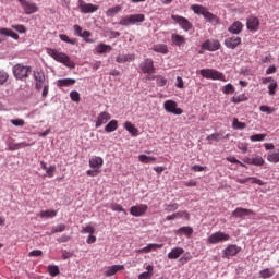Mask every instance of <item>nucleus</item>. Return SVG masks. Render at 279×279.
Listing matches in <instances>:
<instances>
[{
  "label": "nucleus",
  "mask_w": 279,
  "mask_h": 279,
  "mask_svg": "<svg viewBox=\"0 0 279 279\" xmlns=\"http://www.w3.org/2000/svg\"><path fill=\"white\" fill-rule=\"evenodd\" d=\"M47 53L56 60V62H60V64H64V66H68V69H75V62L71 60V57H69L64 52H60L53 48H47Z\"/></svg>",
  "instance_id": "1"
},
{
  "label": "nucleus",
  "mask_w": 279,
  "mask_h": 279,
  "mask_svg": "<svg viewBox=\"0 0 279 279\" xmlns=\"http://www.w3.org/2000/svg\"><path fill=\"white\" fill-rule=\"evenodd\" d=\"M191 10H193L194 14H198V16H204L206 21L209 23H219V17L208 11V8L199 4H194L191 7Z\"/></svg>",
  "instance_id": "2"
},
{
  "label": "nucleus",
  "mask_w": 279,
  "mask_h": 279,
  "mask_svg": "<svg viewBox=\"0 0 279 279\" xmlns=\"http://www.w3.org/2000/svg\"><path fill=\"white\" fill-rule=\"evenodd\" d=\"M230 239V234L223 231H217L207 238L209 245H217L219 243H226Z\"/></svg>",
  "instance_id": "3"
},
{
  "label": "nucleus",
  "mask_w": 279,
  "mask_h": 279,
  "mask_svg": "<svg viewBox=\"0 0 279 279\" xmlns=\"http://www.w3.org/2000/svg\"><path fill=\"white\" fill-rule=\"evenodd\" d=\"M145 14H132L120 20L119 25L128 27V25H136V23H144Z\"/></svg>",
  "instance_id": "4"
},
{
  "label": "nucleus",
  "mask_w": 279,
  "mask_h": 279,
  "mask_svg": "<svg viewBox=\"0 0 279 279\" xmlns=\"http://www.w3.org/2000/svg\"><path fill=\"white\" fill-rule=\"evenodd\" d=\"M202 77H205L206 80H219L220 82H226V76L223 73L213 70V69H203L201 70Z\"/></svg>",
  "instance_id": "5"
},
{
  "label": "nucleus",
  "mask_w": 279,
  "mask_h": 279,
  "mask_svg": "<svg viewBox=\"0 0 279 279\" xmlns=\"http://www.w3.org/2000/svg\"><path fill=\"white\" fill-rule=\"evenodd\" d=\"M172 21L174 23H178L181 28H183L184 32H190V29H193V23L189 21V19L180 15H171Z\"/></svg>",
  "instance_id": "6"
},
{
  "label": "nucleus",
  "mask_w": 279,
  "mask_h": 279,
  "mask_svg": "<svg viewBox=\"0 0 279 279\" xmlns=\"http://www.w3.org/2000/svg\"><path fill=\"white\" fill-rule=\"evenodd\" d=\"M29 71H32L31 68L25 66L21 63H17L13 66V75L16 77V80H23L27 77V73H29Z\"/></svg>",
  "instance_id": "7"
},
{
  "label": "nucleus",
  "mask_w": 279,
  "mask_h": 279,
  "mask_svg": "<svg viewBox=\"0 0 279 279\" xmlns=\"http://www.w3.org/2000/svg\"><path fill=\"white\" fill-rule=\"evenodd\" d=\"M201 49L205 51H219L221 49V43L219 39H207L202 44Z\"/></svg>",
  "instance_id": "8"
},
{
  "label": "nucleus",
  "mask_w": 279,
  "mask_h": 279,
  "mask_svg": "<svg viewBox=\"0 0 279 279\" xmlns=\"http://www.w3.org/2000/svg\"><path fill=\"white\" fill-rule=\"evenodd\" d=\"M163 108L166 112H170L171 114L180 116L184 112L182 108H178V102H175V100H166L163 102Z\"/></svg>",
  "instance_id": "9"
},
{
  "label": "nucleus",
  "mask_w": 279,
  "mask_h": 279,
  "mask_svg": "<svg viewBox=\"0 0 279 279\" xmlns=\"http://www.w3.org/2000/svg\"><path fill=\"white\" fill-rule=\"evenodd\" d=\"M241 252V247L238 246L236 244H230L228 245L223 251H222V258H232L236 256Z\"/></svg>",
  "instance_id": "10"
},
{
  "label": "nucleus",
  "mask_w": 279,
  "mask_h": 279,
  "mask_svg": "<svg viewBox=\"0 0 279 279\" xmlns=\"http://www.w3.org/2000/svg\"><path fill=\"white\" fill-rule=\"evenodd\" d=\"M140 69L142 72L146 73L147 75H151L156 73V68L154 66V60L153 59H145L141 64Z\"/></svg>",
  "instance_id": "11"
},
{
  "label": "nucleus",
  "mask_w": 279,
  "mask_h": 279,
  "mask_svg": "<svg viewBox=\"0 0 279 279\" xmlns=\"http://www.w3.org/2000/svg\"><path fill=\"white\" fill-rule=\"evenodd\" d=\"M78 8L83 14H93V12H97V10H99V5L86 3L83 0H78Z\"/></svg>",
  "instance_id": "12"
},
{
  "label": "nucleus",
  "mask_w": 279,
  "mask_h": 279,
  "mask_svg": "<svg viewBox=\"0 0 279 279\" xmlns=\"http://www.w3.org/2000/svg\"><path fill=\"white\" fill-rule=\"evenodd\" d=\"M242 43L241 37L239 36H231L225 39L223 45L227 49H236Z\"/></svg>",
  "instance_id": "13"
},
{
  "label": "nucleus",
  "mask_w": 279,
  "mask_h": 279,
  "mask_svg": "<svg viewBox=\"0 0 279 279\" xmlns=\"http://www.w3.org/2000/svg\"><path fill=\"white\" fill-rule=\"evenodd\" d=\"M34 80H35V88L36 90H41L45 84L46 78H45V72L38 71L34 73Z\"/></svg>",
  "instance_id": "14"
},
{
  "label": "nucleus",
  "mask_w": 279,
  "mask_h": 279,
  "mask_svg": "<svg viewBox=\"0 0 279 279\" xmlns=\"http://www.w3.org/2000/svg\"><path fill=\"white\" fill-rule=\"evenodd\" d=\"M148 208L149 207L146 204H141V205L132 206L130 208V213L133 217H143V215L147 213Z\"/></svg>",
  "instance_id": "15"
},
{
  "label": "nucleus",
  "mask_w": 279,
  "mask_h": 279,
  "mask_svg": "<svg viewBox=\"0 0 279 279\" xmlns=\"http://www.w3.org/2000/svg\"><path fill=\"white\" fill-rule=\"evenodd\" d=\"M110 119H112V116L110 113H108L107 111L100 112L96 118L95 128H101V125H105V123L109 122Z\"/></svg>",
  "instance_id": "16"
},
{
  "label": "nucleus",
  "mask_w": 279,
  "mask_h": 279,
  "mask_svg": "<svg viewBox=\"0 0 279 279\" xmlns=\"http://www.w3.org/2000/svg\"><path fill=\"white\" fill-rule=\"evenodd\" d=\"M243 162L245 165H254L255 167H263L265 165V159L260 156H254V157H244Z\"/></svg>",
  "instance_id": "17"
},
{
  "label": "nucleus",
  "mask_w": 279,
  "mask_h": 279,
  "mask_svg": "<svg viewBox=\"0 0 279 279\" xmlns=\"http://www.w3.org/2000/svg\"><path fill=\"white\" fill-rule=\"evenodd\" d=\"M260 25V21L256 16H251L246 21V27L250 32H258V27Z\"/></svg>",
  "instance_id": "18"
},
{
  "label": "nucleus",
  "mask_w": 279,
  "mask_h": 279,
  "mask_svg": "<svg viewBox=\"0 0 279 279\" xmlns=\"http://www.w3.org/2000/svg\"><path fill=\"white\" fill-rule=\"evenodd\" d=\"M163 244L150 243L146 247L137 250V254H149V252H156L157 250H162Z\"/></svg>",
  "instance_id": "19"
},
{
  "label": "nucleus",
  "mask_w": 279,
  "mask_h": 279,
  "mask_svg": "<svg viewBox=\"0 0 279 279\" xmlns=\"http://www.w3.org/2000/svg\"><path fill=\"white\" fill-rule=\"evenodd\" d=\"M90 169H96V171H101L104 167V158L101 157H93L89 159Z\"/></svg>",
  "instance_id": "20"
},
{
  "label": "nucleus",
  "mask_w": 279,
  "mask_h": 279,
  "mask_svg": "<svg viewBox=\"0 0 279 279\" xmlns=\"http://www.w3.org/2000/svg\"><path fill=\"white\" fill-rule=\"evenodd\" d=\"M134 60H136V54L134 53L119 54L116 58V62H118V64H125V62H134Z\"/></svg>",
  "instance_id": "21"
},
{
  "label": "nucleus",
  "mask_w": 279,
  "mask_h": 279,
  "mask_svg": "<svg viewBox=\"0 0 279 279\" xmlns=\"http://www.w3.org/2000/svg\"><path fill=\"white\" fill-rule=\"evenodd\" d=\"M248 215H254V210L242 208V207H238V208H235V210L232 211V216L233 217L241 218V217H246Z\"/></svg>",
  "instance_id": "22"
},
{
  "label": "nucleus",
  "mask_w": 279,
  "mask_h": 279,
  "mask_svg": "<svg viewBox=\"0 0 279 279\" xmlns=\"http://www.w3.org/2000/svg\"><path fill=\"white\" fill-rule=\"evenodd\" d=\"M123 269H125V266L123 265H113L107 268V270L105 271V276L107 278H110L111 276H114V274H117L118 271H123Z\"/></svg>",
  "instance_id": "23"
},
{
  "label": "nucleus",
  "mask_w": 279,
  "mask_h": 279,
  "mask_svg": "<svg viewBox=\"0 0 279 279\" xmlns=\"http://www.w3.org/2000/svg\"><path fill=\"white\" fill-rule=\"evenodd\" d=\"M228 32H230V34H241L243 32V23L236 21L233 22L229 27H228Z\"/></svg>",
  "instance_id": "24"
},
{
  "label": "nucleus",
  "mask_w": 279,
  "mask_h": 279,
  "mask_svg": "<svg viewBox=\"0 0 279 279\" xmlns=\"http://www.w3.org/2000/svg\"><path fill=\"white\" fill-rule=\"evenodd\" d=\"M171 40L177 47H182V45H186V38L182 35L172 34Z\"/></svg>",
  "instance_id": "25"
},
{
  "label": "nucleus",
  "mask_w": 279,
  "mask_h": 279,
  "mask_svg": "<svg viewBox=\"0 0 279 279\" xmlns=\"http://www.w3.org/2000/svg\"><path fill=\"white\" fill-rule=\"evenodd\" d=\"M184 254V248L182 247H174L171 250V252L168 254V258L170 260H177L179 256H182Z\"/></svg>",
  "instance_id": "26"
},
{
  "label": "nucleus",
  "mask_w": 279,
  "mask_h": 279,
  "mask_svg": "<svg viewBox=\"0 0 279 279\" xmlns=\"http://www.w3.org/2000/svg\"><path fill=\"white\" fill-rule=\"evenodd\" d=\"M58 211L54 209H47V210H41L39 213V217L41 219H53V217H57Z\"/></svg>",
  "instance_id": "27"
},
{
  "label": "nucleus",
  "mask_w": 279,
  "mask_h": 279,
  "mask_svg": "<svg viewBox=\"0 0 279 279\" xmlns=\"http://www.w3.org/2000/svg\"><path fill=\"white\" fill-rule=\"evenodd\" d=\"M153 51L167 56V53H169V48L165 44H157L153 46Z\"/></svg>",
  "instance_id": "28"
},
{
  "label": "nucleus",
  "mask_w": 279,
  "mask_h": 279,
  "mask_svg": "<svg viewBox=\"0 0 279 279\" xmlns=\"http://www.w3.org/2000/svg\"><path fill=\"white\" fill-rule=\"evenodd\" d=\"M73 84H75V78H60L57 81L59 88L73 86Z\"/></svg>",
  "instance_id": "29"
},
{
  "label": "nucleus",
  "mask_w": 279,
  "mask_h": 279,
  "mask_svg": "<svg viewBox=\"0 0 279 279\" xmlns=\"http://www.w3.org/2000/svg\"><path fill=\"white\" fill-rule=\"evenodd\" d=\"M124 129L126 132L131 133L133 136H138V129L132 124V122L126 121L124 123Z\"/></svg>",
  "instance_id": "30"
},
{
  "label": "nucleus",
  "mask_w": 279,
  "mask_h": 279,
  "mask_svg": "<svg viewBox=\"0 0 279 279\" xmlns=\"http://www.w3.org/2000/svg\"><path fill=\"white\" fill-rule=\"evenodd\" d=\"M259 276L263 279L274 278V276H276V270H274V268H265L259 271Z\"/></svg>",
  "instance_id": "31"
},
{
  "label": "nucleus",
  "mask_w": 279,
  "mask_h": 279,
  "mask_svg": "<svg viewBox=\"0 0 279 279\" xmlns=\"http://www.w3.org/2000/svg\"><path fill=\"white\" fill-rule=\"evenodd\" d=\"M112 51V46L106 44H99L96 47V53H110Z\"/></svg>",
  "instance_id": "32"
},
{
  "label": "nucleus",
  "mask_w": 279,
  "mask_h": 279,
  "mask_svg": "<svg viewBox=\"0 0 279 279\" xmlns=\"http://www.w3.org/2000/svg\"><path fill=\"white\" fill-rule=\"evenodd\" d=\"M119 128V121L117 120H111L106 126H105V132L111 133V132H117Z\"/></svg>",
  "instance_id": "33"
},
{
  "label": "nucleus",
  "mask_w": 279,
  "mask_h": 279,
  "mask_svg": "<svg viewBox=\"0 0 279 279\" xmlns=\"http://www.w3.org/2000/svg\"><path fill=\"white\" fill-rule=\"evenodd\" d=\"M121 10H123V7H121V4L109 8L106 11V16H109V17L116 16V14H119V12H121Z\"/></svg>",
  "instance_id": "34"
},
{
  "label": "nucleus",
  "mask_w": 279,
  "mask_h": 279,
  "mask_svg": "<svg viewBox=\"0 0 279 279\" xmlns=\"http://www.w3.org/2000/svg\"><path fill=\"white\" fill-rule=\"evenodd\" d=\"M221 138H230V134L223 136V133H213L206 137V141H216L219 142Z\"/></svg>",
  "instance_id": "35"
},
{
  "label": "nucleus",
  "mask_w": 279,
  "mask_h": 279,
  "mask_svg": "<svg viewBox=\"0 0 279 279\" xmlns=\"http://www.w3.org/2000/svg\"><path fill=\"white\" fill-rule=\"evenodd\" d=\"M0 34H2L3 36H10L11 38H13V40H19V34L10 28H1Z\"/></svg>",
  "instance_id": "36"
},
{
  "label": "nucleus",
  "mask_w": 279,
  "mask_h": 279,
  "mask_svg": "<svg viewBox=\"0 0 279 279\" xmlns=\"http://www.w3.org/2000/svg\"><path fill=\"white\" fill-rule=\"evenodd\" d=\"M232 128L233 130H245L247 124L245 122L239 121L236 118H233Z\"/></svg>",
  "instance_id": "37"
},
{
  "label": "nucleus",
  "mask_w": 279,
  "mask_h": 279,
  "mask_svg": "<svg viewBox=\"0 0 279 279\" xmlns=\"http://www.w3.org/2000/svg\"><path fill=\"white\" fill-rule=\"evenodd\" d=\"M140 162L144 165H149V162H156V157L147 156V155H140L138 156Z\"/></svg>",
  "instance_id": "38"
},
{
  "label": "nucleus",
  "mask_w": 279,
  "mask_h": 279,
  "mask_svg": "<svg viewBox=\"0 0 279 279\" xmlns=\"http://www.w3.org/2000/svg\"><path fill=\"white\" fill-rule=\"evenodd\" d=\"M24 147H29V144H27L26 142H21V143L11 145L9 149L10 151H16L19 149H23Z\"/></svg>",
  "instance_id": "39"
},
{
  "label": "nucleus",
  "mask_w": 279,
  "mask_h": 279,
  "mask_svg": "<svg viewBox=\"0 0 279 279\" xmlns=\"http://www.w3.org/2000/svg\"><path fill=\"white\" fill-rule=\"evenodd\" d=\"M265 138H267V134H254L250 136V141H252V143L263 142Z\"/></svg>",
  "instance_id": "40"
},
{
  "label": "nucleus",
  "mask_w": 279,
  "mask_h": 279,
  "mask_svg": "<svg viewBox=\"0 0 279 279\" xmlns=\"http://www.w3.org/2000/svg\"><path fill=\"white\" fill-rule=\"evenodd\" d=\"M268 162H279V150L275 153H269L267 157Z\"/></svg>",
  "instance_id": "41"
},
{
  "label": "nucleus",
  "mask_w": 279,
  "mask_h": 279,
  "mask_svg": "<svg viewBox=\"0 0 279 279\" xmlns=\"http://www.w3.org/2000/svg\"><path fill=\"white\" fill-rule=\"evenodd\" d=\"M48 272L52 278H56L60 274V268L58 266L49 265Z\"/></svg>",
  "instance_id": "42"
},
{
  "label": "nucleus",
  "mask_w": 279,
  "mask_h": 279,
  "mask_svg": "<svg viewBox=\"0 0 279 279\" xmlns=\"http://www.w3.org/2000/svg\"><path fill=\"white\" fill-rule=\"evenodd\" d=\"M148 80H157V85L162 87V86H167V78H165L163 76H153V77H148Z\"/></svg>",
  "instance_id": "43"
},
{
  "label": "nucleus",
  "mask_w": 279,
  "mask_h": 279,
  "mask_svg": "<svg viewBox=\"0 0 279 279\" xmlns=\"http://www.w3.org/2000/svg\"><path fill=\"white\" fill-rule=\"evenodd\" d=\"M60 40L63 43H68L69 45H77V39H71L64 34L59 35Z\"/></svg>",
  "instance_id": "44"
},
{
  "label": "nucleus",
  "mask_w": 279,
  "mask_h": 279,
  "mask_svg": "<svg viewBox=\"0 0 279 279\" xmlns=\"http://www.w3.org/2000/svg\"><path fill=\"white\" fill-rule=\"evenodd\" d=\"M178 232H181L182 234H185V236L191 238L193 234V228L191 227H181Z\"/></svg>",
  "instance_id": "45"
},
{
  "label": "nucleus",
  "mask_w": 279,
  "mask_h": 279,
  "mask_svg": "<svg viewBox=\"0 0 279 279\" xmlns=\"http://www.w3.org/2000/svg\"><path fill=\"white\" fill-rule=\"evenodd\" d=\"M259 110H260V112H266V114H274V112H276L275 108H271V107H269L267 105H262L259 107Z\"/></svg>",
  "instance_id": "46"
},
{
  "label": "nucleus",
  "mask_w": 279,
  "mask_h": 279,
  "mask_svg": "<svg viewBox=\"0 0 279 279\" xmlns=\"http://www.w3.org/2000/svg\"><path fill=\"white\" fill-rule=\"evenodd\" d=\"M111 210L116 211V213H123L124 215H128V211L125 210V208H123V206H121L120 204H112L111 205Z\"/></svg>",
  "instance_id": "47"
},
{
  "label": "nucleus",
  "mask_w": 279,
  "mask_h": 279,
  "mask_svg": "<svg viewBox=\"0 0 279 279\" xmlns=\"http://www.w3.org/2000/svg\"><path fill=\"white\" fill-rule=\"evenodd\" d=\"M231 101L233 104H241V101H247V97H245V94L239 95V96H233L231 98Z\"/></svg>",
  "instance_id": "48"
},
{
  "label": "nucleus",
  "mask_w": 279,
  "mask_h": 279,
  "mask_svg": "<svg viewBox=\"0 0 279 279\" xmlns=\"http://www.w3.org/2000/svg\"><path fill=\"white\" fill-rule=\"evenodd\" d=\"M177 219H185L186 221H189V219H191V214H189V211L186 210L178 211Z\"/></svg>",
  "instance_id": "49"
},
{
  "label": "nucleus",
  "mask_w": 279,
  "mask_h": 279,
  "mask_svg": "<svg viewBox=\"0 0 279 279\" xmlns=\"http://www.w3.org/2000/svg\"><path fill=\"white\" fill-rule=\"evenodd\" d=\"M234 86L232 85V84H227L225 87H223V89H222V93L225 94V95H233V93H234Z\"/></svg>",
  "instance_id": "50"
},
{
  "label": "nucleus",
  "mask_w": 279,
  "mask_h": 279,
  "mask_svg": "<svg viewBox=\"0 0 279 279\" xmlns=\"http://www.w3.org/2000/svg\"><path fill=\"white\" fill-rule=\"evenodd\" d=\"M278 88V83L276 81H272V83H270L268 85V93L269 95L274 96L276 95V89Z\"/></svg>",
  "instance_id": "51"
},
{
  "label": "nucleus",
  "mask_w": 279,
  "mask_h": 279,
  "mask_svg": "<svg viewBox=\"0 0 279 279\" xmlns=\"http://www.w3.org/2000/svg\"><path fill=\"white\" fill-rule=\"evenodd\" d=\"M64 230H66V225L61 223L58 225L54 229H52L50 234H56L57 232H64Z\"/></svg>",
  "instance_id": "52"
},
{
  "label": "nucleus",
  "mask_w": 279,
  "mask_h": 279,
  "mask_svg": "<svg viewBox=\"0 0 279 279\" xmlns=\"http://www.w3.org/2000/svg\"><path fill=\"white\" fill-rule=\"evenodd\" d=\"M95 232V227L86 226L81 230L82 234H93Z\"/></svg>",
  "instance_id": "53"
},
{
  "label": "nucleus",
  "mask_w": 279,
  "mask_h": 279,
  "mask_svg": "<svg viewBox=\"0 0 279 279\" xmlns=\"http://www.w3.org/2000/svg\"><path fill=\"white\" fill-rule=\"evenodd\" d=\"M12 125H15V128H23L25 125V120L23 119H13L11 120Z\"/></svg>",
  "instance_id": "54"
},
{
  "label": "nucleus",
  "mask_w": 279,
  "mask_h": 279,
  "mask_svg": "<svg viewBox=\"0 0 279 279\" xmlns=\"http://www.w3.org/2000/svg\"><path fill=\"white\" fill-rule=\"evenodd\" d=\"M179 207L180 206L178 205V203H173V204L166 205L165 210L167 213H173V210H178Z\"/></svg>",
  "instance_id": "55"
},
{
  "label": "nucleus",
  "mask_w": 279,
  "mask_h": 279,
  "mask_svg": "<svg viewBox=\"0 0 279 279\" xmlns=\"http://www.w3.org/2000/svg\"><path fill=\"white\" fill-rule=\"evenodd\" d=\"M251 180L252 184H258V186H265V182L263 180L257 179L256 177H248V181Z\"/></svg>",
  "instance_id": "56"
},
{
  "label": "nucleus",
  "mask_w": 279,
  "mask_h": 279,
  "mask_svg": "<svg viewBox=\"0 0 279 279\" xmlns=\"http://www.w3.org/2000/svg\"><path fill=\"white\" fill-rule=\"evenodd\" d=\"M70 99L76 104H80V94L76 90L71 92Z\"/></svg>",
  "instance_id": "57"
},
{
  "label": "nucleus",
  "mask_w": 279,
  "mask_h": 279,
  "mask_svg": "<svg viewBox=\"0 0 279 279\" xmlns=\"http://www.w3.org/2000/svg\"><path fill=\"white\" fill-rule=\"evenodd\" d=\"M8 73L4 71H0V85H3L8 82Z\"/></svg>",
  "instance_id": "58"
},
{
  "label": "nucleus",
  "mask_w": 279,
  "mask_h": 279,
  "mask_svg": "<svg viewBox=\"0 0 279 279\" xmlns=\"http://www.w3.org/2000/svg\"><path fill=\"white\" fill-rule=\"evenodd\" d=\"M99 173H101V170L93 169V170H87V171H86V174H87L89 178H97V175H99Z\"/></svg>",
  "instance_id": "59"
},
{
  "label": "nucleus",
  "mask_w": 279,
  "mask_h": 279,
  "mask_svg": "<svg viewBox=\"0 0 279 279\" xmlns=\"http://www.w3.org/2000/svg\"><path fill=\"white\" fill-rule=\"evenodd\" d=\"M81 38L85 39V43H93L90 38V32L89 31H83V33L81 34Z\"/></svg>",
  "instance_id": "60"
},
{
  "label": "nucleus",
  "mask_w": 279,
  "mask_h": 279,
  "mask_svg": "<svg viewBox=\"0 0 279 279\" xmlns=\"http://www.w3.org/2000/svg\"><path fill=\"white\" fill-rule=\"evenodd\" d=\"M46 173L48 178H53V174L56 173V166H50L46 169Z\"/></svg>",
  "instance_id": "61"
},
{
  "label": "nucleus",
  "mask_w": 279,
  "mask_h": 279,
  "mask_svg": "<svg viewBox=\"0 0 279 279\" xmlns=\"http://www.w3.org/2000/svg\"><path fill=\"white\" fill-rule=\"evenodd\" d=\"M28 256H31V257L43 256V251H40V250L31 251V252L28 253Z\"/></svg>",
  "instance_id": "62"
},
{
  "label": "nucleus",
  "mask_w": 279,
  "mask_h": 279,
  "mask_svg": "<svg viewBox=\"0 0 279 279\" xmlns=\"http://www.w3.org/2000/svg\"><path fill=\"white\" fill-rule=\"evenodd\" d=\"M13 29H15V32H19L20 34H25V26L24 25H15V26H12Z\"/></svg>",
  "instance_id": "63"
},
{
  "label": "nucleus",
  "mask_w": 279,
  "mask_h": 279,
  "mask_svg": "<svg viewBox=\"0 0 279 279\" xmlns=\"http://www.w3.org/2000/svg\"><path fill=\"white\" fill-rule=\"evenodd\" d=\"M151 272H142L138 275V279H151Z\"/></svg>",
  "instance_id": "64"
}]
</instances>
